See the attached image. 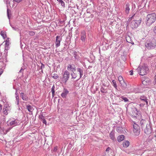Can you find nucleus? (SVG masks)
I'll return each mask as SVG.
<instances>
[{
  "label": "nucleus",
  "mask_w": 156,
  "mask_h": 156,
  "mask_svg": "<svg viewBox=\"0 0 156 156\" xmlns=\"http://www.w3.org/2000/svg\"><path fill=\"white\" fill-rule=\"evenodd\" d=\"M42 121H43L42 122H43L45 124V125H46V123H47L46 121L44 119H43Z\"/></svg>",
  "instance_id": "obj_36"
},
{
  "label": "nucleus",
  "mask_w": 156,
  "mask_h": 156,
  "mask_svg": "<svg viewBox=\"0 0 156 156\" xmlns=\"http://www.w3.org/2000/svg\"><path fill=\"white\" fill-rule=\"evenodd\" d=\"M73 73H72L71 75L72 78L75 79L77 77H79V79L81 78L83 74V71L80 68H77V71L75 70V72H73Z\"/></svg>",
  "instance_id": "obj_2"
},
{
  "label": "nucleus",
  "mask_w": 156,
  "mask_h": 156,
  "mask_svg": "<svg viewBox=\"0 0 156 156\" xmlns=\"http://www.w3.org/2000/svg\"><path fill=\"white\" fill-rule=\"evenodd\" d=\"M11 129V128L9 129V130H8V131H9V130H10Z\"/></svg>",
  "instance_id": "obj_46"
},
{
  "label": "nucleus",
  "mask_w": 156,
  "mask_h": 156,
  "mask_svg": "<svg viewBox=\"0 0 156 156\" xmlns=\"http://www.w3.org/2000/svg\"><path fill=\"white\" fill-rule=\"evenodd\" d=\"M145 132L147 134H149L150 133L151 131L149 130V131H148L147 129V128L145 129Z\"/></svg>",
  "instance_id": "obj_30"
},
{
  "label": "nucleus",
  "mask_w": 156,
  "mask_h": 156,
  "mask_svg": "<svg viewBox=\"0 0 156 156\" xmlns=\"http://www.w3.org/2000/svg\"><path fill=\"white\" fill-rule=\"evenodd\" d=\"M67 69L68 71L72 72H75L76 70V67L74 64H69Z\"/></svg>",
  "instance_id": "obj_9"
},
{
  "label": "nucleus",
  "mask_w": 156,
  "mask_h": 156,
  "mask_svg": "<svg viewBox=\"0 0 156 156\" xmlns=\"http://www.w3.org/2000/svg\"><path fill=\"white\" fill-rule=\"evenodd\" d=\"M16 100H17V103H18V104L19 103V102L18 96V95L16 96Z\"/></svg>",
  "instance_id": "obj_33"
},
{
  "label": "nucleus",
  "mask_w": 156,
  "mask_h": 156,
  "mask_svg": "<svg viewBox=\"0 0 156 156\" xmlns=\"http://www.w3.org/2000/svg\"><path fill=\"white\" fill-rule=\"evenodd\" d=\"M3 72V70L2 69H0V75Z\"/></svg>",
  "instance_id": "obj_38"
},
{
  "label": "nucleus",
  "mask_w": 156,
  "mask_h": 156,
  "mask_svg": "<svg viewBox=\"0 0 156 156\" xmlns=\"http://www.w3.org/2000/svg\"><path fill=\"white\" fill-rule=\"evenodd\" d=\"M20 96L22 97V96H24V93H21L20 94Z\"/></svg>",
  "instance_id": "obj_42"
},
{
  "label": "nucleus",
  "mask_w": 156,
  "mask_h": 156,
  "mask_svg": "<svg viewBox=\"0 0 156 156\" xmlns=\"http://www.w3.org/2000/svg\"><path fill=\"white\" fill-rule=\"evenodd\" d=\"M101 91L102 93H104V92H106L107 91L106 89H105V88H104L103 87H101Z\"/></svg>",
  "instance_id": "obj_29"
},
{
  "label": "nucleus",
  "mask_w": 156,
  "mask_h": 156,
  "mask_svg": "<svg viewBox=\"0 0 156 156\" xmlns=\"http://www.w3.org/2000/svg\"><path fill=\"white\" fill-rule=\"evenodd\" d=\"M86 37V32L85 31L83 30L81 33V40L83 41H84Z\"/></svg>",
  "instance_id": "obj_11"
},
{
  "label": "nucleus",
  "mask_w": 156,
  "mask_h": 156,
  "mask_svg": "<svg viewBox=\"0 0 156 156\" xmlns=\"http://www.w3.org/2000/svg\"><path fill=\"white\" fill-rule=\"evenodd\" d=\"M60 3L61 5L63 7H65V4L64 2L62 1V0H57Z\"/></svg>",
  "instance_id": "obj_21"
},
{
  "label": "nucleus",
  "mask_w": 156,
  "mask_h": 156,
  "mask_svg": "<svg viewBox=\"0 0 156 156\" xmlns=\"http://www.w3.org/2000/svg\"><path fill=\"white\" fill-rule=\"evenodd\" d=\"M69 77V73L67 70L65 71L62 78V80L63 82L66 83L68 80Z\"/></svg>",
  "instance_id": "obj_6"
},
{
  "label": "nucleus",
  "mask_w": 156,
  "mask_h": 156,
  "mask_svg": "<svg viewBox=\"0 0 156 156\" xmlns=\"http://www.w3.org/2000/svg\"><path fill=\"white\" fill-rule=\"evenodd\" d=\"M129 7V3H126L125 6V12L127 14H128L129 12L130 8Z\"/></svg>",
  "instance_id": "obj_13"
},
{
  "label": "nucleus",
  "mask_w": 156,
  "mask_h": 156,
  "mask_svg": "<svg viewBox=\"0 0 156 156\" xmlns=\"http://www.w3.org/2000/svg\"><path fill=\"white\" fill-rule=\"evenodd\" d=\"M137 70L139 72L140 74L142 76L146 75L148 71V68L145 66H144L142 67H138Z\"/></svg>",
  "instance_id": "obj_3"
},
{
  "label": "nucleus",
  "mask_w": 156,
  "mask_h": 156,
  "mask_svg": "<svg viewBox=\"0 0 156 156\" xmlns=\"http://www.w3.org/2000/svg\"><path fill=\"white\" fill-rule=\"evenodd\" d=\"M156 20V15L155 13L148 14L146 18V24L147 26H150Z\"/></svg>",
  "instance_id": "obj_1"
},
{
  "label": "nucleus",
  "mask_w": 156,
  "mask_h": 156,
  "mask_svg": "<svg viewBox=\"0 0 156 156\" xmlns=\"http://www.w3.org/2000/svg\"><path fill=\"white\" fill-rule=\"evenodd\" d=\"M111 148L109 147H108L106 149V152H108L109 151V150H111Z\"/></svg>",
  "instance_id": "obj_39"
},
{
  "label": "nucleus",
  "mask_w": 156,
  "mask_h": 156,
  "mask_svg": "<svg viewBox=\"0 0 156 156\" xmlns=\"http://www.w3.org/2000/svg\"><path fill=\"white\" fill-rule=\"evenodd\" d=\"M145 82H146V81H145L144 80V81H143L142 82V83H143V84H144L145 83Z\"/></svg>",
  "instance_id": "obj_44"
},
{
  "label": "nucleus",
  "mask_w": 156,
  "mask_h": 156,
  "mask_svg": "<svg viewBox=\"0 0 156 156\" xmlns=\"http://www.w3.org/2000/svg\"><path fill=\"white\" fill-rule=\"evenodd\" d=\"M153 31L156 34V26L154 28Z\"/></svg>",
  "instance_id": "obj_40"
},
{
  "label": "nucleus",
  "mask_w": 156,
  "mask_h": 156,
  "mask_svg": "<svg viewBox=\"0 0 156 156\" xmlns=\"http://www.w3.org/2000/svg\"><path fill=\"white\" fill-rule=\"evenodd\" d=\"M145 46L148 49L154 48L156 46V41L153 39L149 43H146Z\"/></svg>",
  "instance_id": "obj_4"
},
{
  "label": "nucleus",
  "mask_w": 156,
  "mask_h": 156,
  "mask_svg": "<svg viewBox=\"0 0 156 156\" xmlns=\"http://www.w3.org/2000/svg\"><path fill=\"white\" fill-rule=\"evenodd\" d=\"M7 14L8 17H9V10L8 9L7 10Z\"/></svg>",
  "instance_id": "obj_43"
},
{
  "label": "nucleus",
  "mask_w": 156,
  "mask_h": 156,
  "mask_svg": "<svg viewBox=\"0 0 156 156\" xmlns=\"http://www.w3.org/2000/svg\"><path fill=\"white\" fill-rule=\"evenodd\" d=\"M22 0H13L14 1L16 2L19 3L21 2Z\"/></svg>",
  "instance_id": "obj_37"
},
{
  "label": "nucleus",
  "mask_w": 156,
  "mask_h": 156,
  "mask_svg": "<svg viewBox=\"0 0 156 156\" xmlns=\"http://www.w3.org/2000/svg\"><path fill=\"white\" fill-rule=\"evenodd\" d=\"M3 112L4 114L6 115L8 114L7 111L5 108L3 109Z\"/></svg>",
  "instance_id": "obj_27"
},
{
  "label": "nucleus",
  "mask_w": 156,
  "mask_h": 156,
  "mask_svg": "<svg viewBox=\"0 0 156 156\" xmlns=\"http://www.w3.org/2000/svg\"><path fill=\"white\" fill-rule=\"evenodd\" d=\"M133 126V131L134 135L136 136H138L140 134V131L139 126L136 123H134Z\"/></svg>",
  "instance_id": "obj_5"
},
{
  "label": "nucleus",
  "mask_w": 156,
  "mask_h": 156,
  "mask_svg": "<svg viewBox=\"0 0 156 156\" xmlns=\"http://www.w3.org/2000/svg\"><path fill=\"white\" fill-rule=\"evenodd\" d=\"M140 99L141 100L145 102L146 103V104L147 105H148V103L147 99L146 98V97H141V98H140Z\"/></svg>",
  "instance_id": "obj_18"
},
{
  "label": "nucleus",
  "mask_w": 156,
  "mask_h": 156,
  "mask_svg": "<svg viewBox=\"0 0 156 156\" xmlns=\"http://www.w3.org/2000/svg\"><path fill=\"white\" fill-rule=\"evenodd\" d=\"M23 99L25 101H27V98L25 96H22V97Z\"/></svg>",
  "instance_id": "obj_32"
},
{
  "label": "nucleus",
  "mask_w": 156,
  "mask_h": 156,
  "mask_svg": "<svg viewBox=\"0 0 156 156\" xmlns=\"http://www.w3.org/2000/svg\"><path fill=\"white\" fill-rule=\"evenodd\" d=\"M122 145L124 147H127L129 146V142L128 140L126 141L123 143Z\"/></svg>",
  "instance_id": "obj_16"
},
{
  "label": "nucleus",
  "mask_w": 156,
  "mask_h": 156,
  "mask_svg": "<svg viewBox=\"0 0 156 156\" xmlns=\"http://www.w3.org/2000/svg\"><path fill=\"white\" fill-rule=\"evenodd\" d=\"M130 74L131 75H133V70H131L130 71Z\"/></svg>",
  "instance_id": "obj_41"
},
{
  "label": "nucleus",
  "mask_w": 156,
  "mask_h": 156,
  "mask_svg": "<svg viewBox=\"0 0 156 156\" xmlns=\"http://www.w3.org/2000/svg\"><path fill=\"white\" fill-rule=\"evenodd\" d=\"M0 34L4 39L7 37L6 32L5 31H1Z\"/></svg>",
  "instance_id": "obj_17"
},
{
  "label": "nucleus",
  "mask_w": 156,
  "mask_h": 156,
  "mask_svg": "<svg viewBox=\"0 0 156 156\" xmlns=\"http://www.w3.org/2000/svg\"><path fill=\"white\" fill-rule=\"evenodd\" d=\"M29 34L31 36H33L35 34V33L33 31H29Z\"/></svg>",
  "instance_id": "obj_31"
},
{
  "label": "nucleus",
  "mask_w": 156,
  "mask_h": 156,
  "mask_svg": "<svg viewBox=\"0 0 156 156\" xmlns=\"http://www.w3.org/2000/svg\"><path fill=\"white\" fill-rule=\"evenodd\" d=\"M58 150L57 147H55L54 148L53 151L54 152H56Z\"/></svg>",
  "instance_id": "obj_35"
},
{
  "label": "nucleus",
  "mask_w": 156,
  "mask_h": 156,
  "mask_svg": "<svg viewBox=\"0 0 156 156\" xmlns=\"http://www.w3.org/2000/svg\"><path fill=\"white\" fill-rule=\"evenodd\" d=\"M19 123V122L17 120H15L11 121L9 122L10 126H14L18 125Z\"/></svg>",
  "instance_id": "obj_12"
},
{
  "label": "nucleus",
  "mask_w": 156,
  "mask_h": 156,
  "mask_svg": "<svg viewBox=\"0 0 156 156\" xmlns=\"http://www.w3.org/2000/svg\"><path fill=\"white\" fill-rule=\"evenodd\" d=\"M5 47H8L9 45V41L8 40H6L5 41Z\"/></svg>",
  "instance_id": "obj_28"
},
{
  "label": "nucleus",
  "mask_w": 156,
  "mask_h": 156,
  "mask_svg": "<svg viewBox=\"0 0 156 156\" xmlns=\"http://www.w3.org/2000/svg\"><path fill=\"white\" fill-rule=\"evenodd\" d=\"M27 108L29 112H31L33 109V107L30 105L27 106Z\"/></svg>",
  "instance_id": "obj_22"
},
{
  "label": "nucleus",
  "mask_w": 156,
  "mask_h": 156,
  "mask_svg": "<svg viewBox=\"0 0 156 156\" xmlns=\"http://www.w3.org/2000/svg\"><path fill=\"white\" fill-rule=\"evenodd\" d=\"M125 138V136L123 135L119 136L117 138V140L119 142H120L123 140Z\"/></svg>",
  "instance_id": "obj_15"
},
{
  "label": "nucleus",
  "mask_w": 156,
  "mask_h": 156,
  "mask_svg": "<svg viewBox=\"0 0 156 156\" xmlns=\"http://www.w3.org/2000/svg\"><path fill=\"white\" fill-rule=\"evenodd\" d=\"M51 91L52 94V97H54V94L55 92V87L54 86H53L52 87Z\"/></svg>",
  "instance_id": "obj_26"
},
{
  "label": "nucleus",
  "mask_w": 156,
  "mask_h": 156,
  "mask_svg": "<svg viewBox=\"0 0 156 156\" xmlns=\"http://www.w3.org/2000/svg\"><path fill=\"white\" fill-rule=\"evenodd\" d=\"M112 82L113 83V86L114 87L115 89H117V86L115 81L114 80H113L112 81Z\"/></svg>",
  "instance_id": "obj_20"
},
{
  "label": "nucleus",
  "mask_w": 156,
  "mask_h": 156,
  "mask_svg": "<svg viewBox=\"0 0 156 156\" xmlns=\"http://www.w3.org/2000/svg\"><path fill=\"white\" fill-rule=\"evenodd\" d=\"M118 80L119 81L121 86L123 88H126L127 87V84L123 80L122 77L121 76H119L118 77Z\"/></svg>",
  "instance_id": "obj_7"
},
{
  "label": "nucleus",
  "mask_w": 156,
  "mask_h": 156,
  "mask_svg": "<svg viewBox=\"0 0 156 156\" xmlns=\"http://www.w3.org/2000/svg\"><path fill=\"white\" fill-rule=\"evenodd\" d=\"M39 118L40 119H41L42 120L43 119H44V117L42 115H40L39 116Z\"/></svg>",
  "instance_id": "obj_34"
},
{
  "label": "nucleus",
  "mask_w": 156,
  "mask_h": 156,
  "mask_svg": "<svg viewBox=\"0 0 156 156\" xmlns=\"http://www.w3.org/2000/svg\"><path fill=\"white\" fill-rule=\"evenodd\" d=\"M121 98L122 99V100H124L125 102H127L128 101V99L126 97L122 96L121 97Z\"/></svg>",
  "instance_id": "obj_23"
},
{
  "label": "nucleus",
  "mask_w": 156,
  "mask_h": 156,
  "mask_svg": "<svg viewBox=\"0 0 156 156\" xmlns=\"http://www.w3.org/2000/svg\"><path fill=\"white\" fill-rule=\"evenodd\" d=\"M109 136L110 137L111 139L112 140H115V138L114 137V135L113 133H110L109 134Z\"/></svg>",
  "instance_id": "obj_19"
},
{
  "label": "nucleus",
  "mask_w": 156,
  "mask_h": 156,
  "mask_svg": "<svg viewBox=\"0 0 156 156\" xmlns=\"http://www.w3.org/2000/svg\"><path fill=\"white\" fill-rule=\"evenodd\" d=\"M142 19H140L139 20H134L132 23V25L133 27L134 28L137 27L140 24L141 22Z\"/></svg>",
  "instance_id": "obj_8"
},
{
  "label": "nucleus",
  "mask_w": 156,
  "mask_h": 156,
  "mask_svg": "<svg viewBox=\"0 0 156 156\" xmlns=\"http://www.w3.org/2000/svg\"><path fill=\"white\" fill-rule=\"evenodd\" d=\"M69 91L65 89L61 94V96L62 98H65L66 97L67 94L68 93Z\"/></svg>",
  "instance_id": "obj_14"
},
{
  "label": "nucleus",
  "mask_w": 156,
  "mask_h": 156,
  "mask_svg": "<svg viewBox=\"0 0 156 156\" xmlns=\"http://www.w3.org/2000/svg\"><path fill=\"white\" fill-rule=\"evenodd\" d=\"M126 41L129 43H132V41H131V40L130 39V37L129 36L128 37H127L126 38Z\"/></svg>",
  "instance_id": "obj_24"
},
{
  "label": "nucleus",
  "mask_w": 156,
  "mask_h": 156,
  "mask_svg": "<svg viewBox=\"0 0 156 156\" xmlns=\"http://www.w3.org/2000/svg\"><path fill=\"white\" fill-rule=\"evenodd\" d=\"M137 115V114H136V115H134V116H136V115Z\"/></svg>",
  "instance_id": "obj_45"
},
{
  "label": "nucleus",
  "mask_w": 156,
  "mask_h": 156,
  "mask_svg": "<svg viewBox=\"0 0 156 156\" xmlns=\"http://www.w3.org/2000/svg\"><path fill=\"white\" fill-rule=\"evenodd\" d=\"M62 40V37L60 36H57L56 37L55 44L56 47H58L60 45V42Z\"/></svg>",
  "instance_id": "obj_10"
},
{
  "label": "nucleus",
  "mask_w": 156,
  "mask_h": 156,
  "mask_svg": "<svg viewBox=\"0 0 156 156\" xmlns=\"http://www.w3.org/2000/svg\"><path fill=\"white\" fill-rule=\"evenodd\" d=\"M52 77L54 79H56L58 78V76L57 74H52Z\"/></svg>",
  "instance_id": "obj_25"
}]
</instances>
